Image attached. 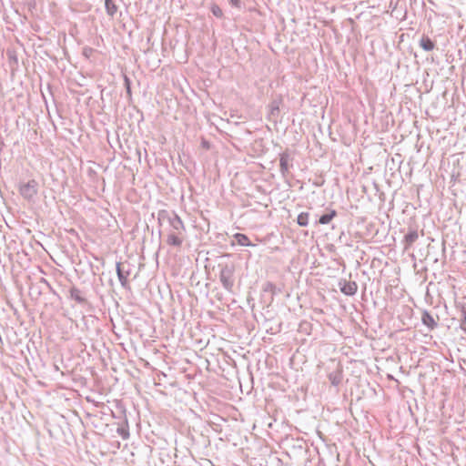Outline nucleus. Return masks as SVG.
<instances>
[{"mask_svg": "<svg viewBox=\"0 0 466 466\" xmlns=\"http://www.w3.org/2000/svg\"><path fill=\"white\" fill-rule=\"evenodd\" d=\"M419 234L416 229H410V231L405 235L403 239L404 249H409L413 243L418 239Z\"/></svg>", "mask_w": 466, "mask_h": 466, "instance_id": "nucleus-8", "label": "nucleus"}, {"mask_svg": "<svg viewBox=\"0 0 466 466\" xmlns=\"http://www.w3.org/2000/svg\"><path fill=\"white\" fill-rule=\"evenodd\" d=\"M293 166L290 155L285 151L279 155V170L283 177L289 173V168Z\"/></svg>", "mask_w": 466, "mask_h": 466, "instance_id": "nucleus-5", "label": "nucleus"}, {"mask_svg": "<svg viewBox=\"0 0 466 466\" xmlns=\"http://www.w3.org/2000/svg\"><path fill=\"white\" fill-rule=\"evenodd\" d=\"M41 281H42L43 283L46 284L48 287H50V285H49V283L47 282V280H46V279H41Z\"/></svg>", "mask_w": 466, "mask_h": 466, "instance_id": "nucleus-22", "label": "nucleus"}, {"mask_svg": "<svg viewBox=\"0 0 466 466\" xmlns=\"http://www.w3.org/2000/svg\"><path fill=\"white\" fill-rule=\"evenodd\" d=\"M211 13L213 14V15H215L216 17L218 18H221L223 16V12H222V9L216 4H213L211 5Z\"/></svg>", "mask_w": 466, "mask_h": 466, "instance_id": "nucleus-17", "label": "nucleus"}, {"mask_svg": "<svg viewBox=\"0 0 466 466\" xmlns=\"http://www.w3.org/2000/svg\"><path fill=\"white\" fill-rule=\"evenodd\" d=\"M117 433L124 439L127 440L129 437L128 430L126 428H118Z\"/></svg>", "mask_w": 466, "mask_h": 466, "instance_id": "nucleus-19", "label": "nucleus"}, {"mask_svg": "<svg viewBox=\"0 0 466 466\" xmlns=\"http://www.w3.org/2000/svg\"><path fill=\"white\" fill-rule=\"evenodd\" d=\"M269 115L271 116H278L279 114V101L273 100L269 106Z\"/></svg>", "mask_w": 466, "mask_h": 466, "instance_id": "nucleus-16", "label": "nucleus"}, {"mask_svg": "<svg viewBox=\"0 0 466 466\" xmlns=\"http://www.w3.org/2000/svg\"><path fill=\"white\" fill-rule=\"evenodd\" d=\"M340 291L347 296H353L358 290V285L355 281H347L345 279L339 281Z\"/></svg>", "mask_w": 466, "mask_h": 466, "instance_id": "nucleus-6", "label": "nucleus"}, {"mask_svg": "<svg viewBox=\"0 0 466 466\" xmlns=\"http://www.w3.org/2000/svg\"><path fill=\"white\" fill-rule=\"evenodd\" d=\"M234 238H235L237 243L240 246H245V247L254 246V244H252L250 242L249 238L245 234L237 233V234H235Z\"/></svg>", "mask_w": 466, "mask_h": 466, "instance_id": "nucleus-13", "label": "nucleus"}, {"mask_svg": "<svg viewBox=\"0 0 466 466\" xmlns=\"http://www.w3.org/2000/svg\"><path fill=\"white\" fill-rule=\"evenodd\" d=\"M105 8L106 14L111 17H113L117 11V6L113 0H105Z\"/></svg>", "mask_w": 466, "mask_h": 466, "instance_id": "nucleus-14", "label": "nucleus"}, {"mask_svg": "<svg viewBox=\"0 0 466 466\" xmlns=\"http://www.w3.org/2000/svg\"><path fill=\"white\" fill-rule=\"evenodd\" d=\"M329 380L330 381L331 385L337 387L339 386L342 381V371L340 370H337L335 371H332L328 376Z\"/></svg>", "mask_w": 466, "mask_h": 466, "instance_id": "nucleus-10", "label": "nucleus"}, {"mask_svg": "<svg viewBox=\"0 0 466 466\" xmlns=\"http://www.w3.org/2000/svg\"><path fill=\"white\" fill-rule=\"evenodd\" d=\"M69 298L80 305L87 304V299L84 296L83 291L75 286L69 289Z\"/></svg>", "mask_w": 466, "mask_h": 466, "instance_id": "nucleus-7", "label": "nucleus"}, {"mask_svg": "<svg viewBox=\"0 0 466 466\" xmlns=\"http://www.w3.org/2000/svg\"><path fill=\"white\" fill-rule=\"evenodd\" d=\"M337 216V211L331 209L329 213L323 214L319 217V220L315 222L316 225H327Z\"/></svg>", "mask_w": 466, "mask_h": 466, "instance_id": "nucleus-11", "label": "nucleus"}, {"mask_svg": "<svg viewBox=\"0 0 466 466\" xmlns=\"http://www.w3.org/2000/svg\"><path fill=\"white\" fill-rule=\"evenodd\" d=\"M124 84H125V87L127 90V94L130 97L131 96V81L127 76H125V77H124Z\"/></svg>", "mask_w": 466, "mask_h": 466, "instance_id": "nucleus-18", "label": "nucleus"}, {"mask_svg": "<svg viewBox=\"0 0 466 466\" xmlns=\"http://www.w3.org/2000/svg\"><path fill=\"white\" fill-rule=\"evenodd\" d=\"M233 7L240 9L242 6L241 0H228Z\"/></svg>", "mask_w": 466, "mask_h": 466, "instance_id": "nucleus-20", "label": "nucleus"}, {"mask_svg": "<svg viewBox=\"0 0 466 466\" xmlns=\"http://www.w3.org/2000/svg\"><path fill=\"white\" fill-rule=\"evenodd\" d=\"M37 192L38 183L35 179H31L28 182L22 184L19 187V193L28 201H34Z\"/></svg>", "mask_w": 466, "mask_h": 466, "instance_id": "nucleus-3", "label": "nucleus"}, {"mask_svg": "<svg viewBox=\"0 0 466 466\" xmlns=\"http://www.w3.org/2000/svg\"><path fill=\"white\" fill-rule=\"evenodd\" d=\"M116 275L118 278V280L123 288L128 287V280L127 278L130 275V268L129 265H127V268H126L125 264L121 262H117L116 266Z\"/></svg>", "mask_w": 466, "mask_h": 466, "instance_id": "nucleus-4", "label": "nucleus"}, {"mask_svg": "<svg viewBox=\"0 0 466 466\" xmlns=\"http://www.w3.org/2000/svg\"><path fill=\"white\" fill-rule=\"evenodd\" d=\"M420 46L425 51H431L435 47L434 42L427 35H423L420 40Z\"/></svg>", "mask_w": 466, "mask_h": 466, "instance_id": "nucleus-12", "label": "nucleus"}, {"mask_svg": "<svg viewBox=\"0 0 466 466\" xmlns=\"http://www.w3.org/2000/svg\"><path fill=\"white\" fill-rule=\"evenodd\" d=\"M421 321L431 330L434 329L438 325L433 316L426 310L422 313Z\"/></svg>", "mask_w": 466, "mask_h": 466, "instance_id": "nucleus-9", "label": "nucleus"}, {"mask_svg": "<svg viewBox=\"0 0 466 466\" xmlns=\"http://www.w3.org/2000/svg\"><path fill=\"white\" fill-rule=\"evenodd\" d=\"M159 224L167 222L169 226L167 237L168 246L180 248L185 239L186 228L180 217L174 211L159 210L157 214Z\"/></svg>", "mask_w": 466, "mask_h": 466, "instance_id": "nucleus-1", "label": "nucleus"}, {"mask_svg": "<svg viewBox=\"0 0 466 466\" xmlns=\"http://www.w3.org/2000/svg\"><path fill=\"white\" fill-rule=\"evenodd\" d=\"M309 212H301L297 218V223L300 227H307L309 225Z\"/></svg>", "mask_w": 466, "mask_h": 466, "instance_id": "nucleus-15", "label": "nucleus"}, {"mask_svg": "<svg viewBox=\"0 0 466 466\" xmlns=\"http://www.w3.org/2000/svg\"><path fill=\"white\" fill-rule=\"evenodd\" d=\"M460 329L466 333V316H464L463 319H461Z\"/></svg>", "mask_w": 466, "mask_h": 466, "instance_id": "nucleus-21", "label": "nucleus"}, {"mask_svg": "<svg viewBox=\"0 0 466 466\" xmlns=\"http://www.w3.org/2000/svg\"><path fill=\"white\" fill-rule=\"evenodd\" d=\"M234 272L235 268L233 265H225L221 268L219 273V280L223 288L229 292H232L234 287Z\"/></svg>", "mask_w": 466, "mask_h": 466, "instance_id": "nucleus-2", "label": "nucleus"}]
</instances>
